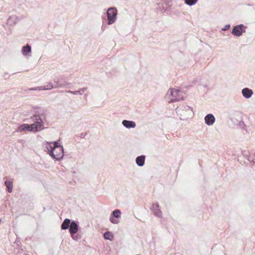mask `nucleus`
I'll list each match as a JSON object with an SVG mask.
<instances>
[{"instance_id":"f257e3e1","label":"nucleus","mask_w":255,"mask_h":255,"mask_svg":"<svg viewBox=\"0 0 255 255\" xmlns=\"http://www.w3.org/2000/svg\"><path fill=\"white\" fill-rule=\"evenodd\" d=\"M44 122L41 120L38 122H34L31 124H23L20 125L18 128V131H30L33 132H38L44 129Z\"/></svg>"},{"instance_id":"20e7f679","label":"nucleus","mask_w":255,"mask_h":255,"mask_svg":"<svg viewBox=\"0 0 255 255\" xmlns=\"http://www.w3.org/2000/svg\"><path fill=\"white\" fill-rule=\"evenodd\" d=\"M46 112V110L44 108H38L35 111V114L31 116L29 119L33 122H38L40 120L43 122L41 117H45Z\"/></svg>"},{"instance_id":"72a5a7b5","label":"nucleus","mask_w":255,"mask_h":255,"mask_svg":"<svg viewBox=\"0 0 255 255\" xmlns=\"http://www.w3.org/2000/svg\"><path fill=\"white\" fill-rule=\"evenodd\" d=\"M105 26L104 25V24L103 23L102 26V30H104L105 28Z\"/></svg>"},{"instance_id":"4468645a","label":"nucleus","mask_w":255,"mask_h":255,"mask_svg":"<svg viewBox=\"0 0 255 255\" xmlns=\"http://www.w3.org/2000/svg\"><path fill=\"white\" fill-rule=\"evenodd\" d=\"M204 120L207 125L212 126L215 122V118L212 114H208L205 116Z\"/></svg>"},{"instance_id":"aec40b11","label":"nucleus","mask_w":255,"mask_h":255,"mask_svg":"<svg viewBox=\"0 0 255 255\" xmlns=\"http://www.w3.org/2000/svg\"><path fill=\"white\" fill-rule=\"evenodd\" d=\"M72 220L66 218L62 222L61 225V229L63 230L69 229L71 224Z\"/></svg>"},{"instance_id":"f704fd0d","label":"nucleus","mask_w":255,"mask_h":255,"mask_svg":"<svg viewBox=\"0 0 255 255\" xmlns=\"http://www.w3.org/2000/svg\"><path fill=\"white\" fill-rule=\"evenodd\" d=\"M203 86H204V87H207V84L203 85Z\"/></svg>"},{"instance_id":"1a4fd4ad","label":"nucleus","mask_w":255,"mask_h":255,"mask_svg":"<svg viewBox=\"0 0 255 255\" xmlns=\"http://www.w3.org/2000/svg\"><path fill=\"white\" fill-rule=\"evenodd\" d=\"M45 148L47 150L48 154L54 160L57 161V155L58 154H55L54 151L55 149L53 147L51 142H47L45 145Z\"/></svg>"},{"instance_id":"9d476101","label":"nucleus","mask_w":255,"mask_h":255,"mask_svg":"<svg viewBox=\"0 0 255 255\" xmlns=\"http://www.w3.org/2000/svg\"><path fill=\"white\" fill-rule=\"evenodd\" d=\"M79 228V222L76 221L72 220L71 224H70V226L69 229V231L71 237L74 238V235H75L78 232Z\"/></svg>"},{"instance_id":"7c9ffc66","label":"nucleus","mask_w":255,"mask_h":255,"mask_svg":"<svg viewBox=\"0 0 255 255\" xmlns=\"http://www.w3.org/2000/svg\"><path fill=\"white\" fill-rule=\"evenodd\" d=\"M86 135V133H81L79 135V137L81 138H84Z\"/></svg>"},{"instance_id":"6ab92c4d","label":"nucleus","mask_w":255,"mask_h":255,"mask_svg":"<svg viewBox=\"0 0 255 255\" xmlns=\"http://www.w3.org/2000/svg\"><path fill=\"white\" fill-rule=\"evenodd\" d=\"M49 87H46V86H40V87H35L34 88H32L30 90H38L39 91L41 90H49L51 89H52L53 88H55L54 86L53 85V83L51 82H49L48 84Z\"/></svg>"},{"instance_id":"4be33fe9","label":"nucleus","mask_w":255,"mask_h":255,"mask_svg":"<svg viewBox=\"0 0 255 255\" xmlns=\"http://www.w3.org/2000/svg\"><path fill=\"white\" fill-rule=\"evenodd\" d=\"M4 185L6 187L7 191L8 193H11L13 188L12 181L6 180L4 181Z\"/></svg>"},{"instance_id":"393cba45","label":"nucleus","mask_w":255,"mask_h":255,"mask_svg":"<svg viewBox=\"0 0 255 255\" xmlns=\"http://www.w3.org/2000/svg\"><path fill=\"white\" fill-rule=\"evenodd\" d=\"M185 3L189 6L195 5L198 0H184Z\"/></svg>"},{"instance_id":"0eeeda50","label":"nucleus","mask_w":255,"mask_h":255,"mask_svg":"<svg viewBox=\"0 0 255 255\" xmlns=\"http://www.w3.org/2000/svg\"><path fill=\"white\" fill-rule=\"evenodd\" d=\"M246 26L243 24H241L237 25L232 29V34L237 37H239L245 32Z\"/></svg>"},{"instance_id":"b1692460","label":"nucleus","mask_w":255,"mask_h":255,"mask_svg":"<svg viewBox=\"0 0 255 255\" xmlns=\"http://www.w3.org/2000/svg\"><path fill=\"white\" fill-rule=\"evenodd\" d=\"M248 153H249V152H247L246 151H242L243 155L245 157L247 158V159H248V160L250 162H252V159H253V158H255V153L253 155H249Z\"/></svg>"},{"instance_id":"c85d7f7f","label":"nucleus","mask_w":255,"mask_h":255,"mask_svg":"<svg viewBox=\"0 0 255 255\" xmlns=\"http://www.w3.org/2000/svg\"><path fill=\"white\" fill-rule=\"evenodd\" d=\"M87 87H84L83 88L79 89L80 93H81V95H82V94L83 93H84L87 90Z\"/></svg>"},{"instance_id":"7ed1b4c3","label":"nucleus","mask_w":255,"mask_h":255,"mask_svg":"<svg viewBox=\"0 0 255 255\" xmlns=\"http://www.w3.org/2000/svg\"><path fill=\"white\" fill-rule=\"evenodd\" d=\"M118 10L115 7H111L109 8L106 12V16L107 17V23L109 25H111L114 23L117 18ZM106 20L107 19H105Z\"/></svg>"},{"instance_id":"473e14b6","label":"nucleus","mask_w":255,"mask_h":255,"mask_svg":"<svg viewBox=\"0 0 255 255\" xmlns=\"http://www.w3.org/2000/svg\"><path fill=\"white\" fill-rule=\"evenodd\" d=\"M59 79H60V82H65V81L63 80V78H60Z\"/></svg>"},{"instance_id":"c756f323","label":"nucleus","mask_w":255,"mask_h":255,"mask_svg":"<svg viewBox=\"0 0 255 255\" xmlns=\"http://www.w3.org/2000/svg\"><path fill=\"white\" fill-rule=\"evenodd\" d=\"M72 238L73 240L77 241L80 238V237L78 236V235H74V238L73 237H72Z\"/></svg>"},{"instance_id":"39448f33","label":"nucleus","mask_w":255,"mask_h":255,"mask_svg":"<svg viewBox=\"0 0 255 255\" xmlns=\"http://www.w3.org/2000/svg\"><path fill=\"white\" fill-rule=\"evenodd\" d=\"M156 4L158 6V9H160L162 12H164L168 7L172 5L171 0H155Z\"/></svg>"},{"instance_id":"9b49d317","label":"nucleus","mask_w":255,"mask_h":255,"mask_svg":"<svg viewBox=\"0 0 255 255\" xmlns=\"http://www.w3.org/2000/svg\"><path fill=\"white\" fill-rule=\"evenodd\" d=\"M150 209L153 212L154 215L159 218H162V213L159 208V205L158 203H153Z\"/></svg>"},{"instance_id":"423d86ee","label":"nucleus","mask_w":255,"mask_h":255,"mask_svg":"<svg viewBox=\"0 0 255 255\" xmlns=\"http://www.w3.org/2000/svg\"><path fill=\"white\" fill-rule=\"evenodd\" d=\"M52 144L53 147L55 149H59V153L57 155V161L61 160L64 156V148L63 146L61 145V139L59 138L57 141H52L51 142Z\"/></svg>"},{"instance_id":"f8f14e48","label":"nucleus","mask_w":255,"mask_h":255,"mask_svg":"<svg viewBox=\"0 0 255 255\" xmlns=\"http://www.w3.org/2000/svg\"><path fill=\"white\" fill-rule=\"evenodd\" d=\"M53 81L55 83L54 85L55 88L69 87L68 86L70 85V83L67 82H60V79L57 77L53 79Z\"/></svg>"},{"instance_id":"412c9836","label":"nucleus","mask_w":255,"mask_h":255,"mask_svg":"<svg viewBox=\"0 0 255 255\" xmlns=\"http://www.w3.org/2000/svg\"><path fill=\"white\" fill-rule=\"evenodd\" d=\"M17 16L15 15H12L9 16L7 19V24L11 26L16 23L17 20Z\"/></svg>"},{"instance_id":"2eb2a0df","label":"nucleus","mask_w":255,"mask_h":255,"mask_svg":"<svg viewBox=\"0 0 255 255\" xmlns=\"http://www.w3.org/2000/svg\"><path fill=\"white\" fill-rule=\"evenodd\" d=\"M242 93L244 97L246 99L250 98L254 94L253 91L249 88H244L242 90Z\"/></svg>"},{"instance_id":"bb28decb","label":"nucleus","mask_w":255,"mask_h":255,"mask_svg":"<svg viewBox=\"0 0 255 255\" xmlns=\"http://www.w3.org/2000/svg\"><path fill=\"white\" fill-rule=\"evenodd\" d=\"M67 92L69 93H72L74 95H78V94L81 95V93H80L79 89L78 90L74 91H72L69 90V91H67Z\"/></svg>"},{"instance_id":"2f4dec72","label":"nucleus","mask_w":255,"mask_h":255,"mask_svg":"<svg viewBox=\"0 0 255 255\" xmlns=\"http://www.w3.org/2000/svg\"><path fill=\"white\" fill-rule=\"evenodd\" d=\"M55 154H58L59 153V149H55L54 151Z\"/></svg>"},{"instance_id":"a878e982","label":"nucleus","mask_w":255,"mask_h":255,"mask_svg":"<svg viewBox=\"0 0 255 255\" xmlns=\"http://www.w3.org/2000/svg\"><path fill=\"white\" fill-rule=\"evenodd\" d=\"M239 126L240 127V128L244 129L247 132V129H246V125H245V123L243 121H241L239 122Z\"/></svg>"},{"instance_id":"f3484780","label":"nucleus","mask_w":255,"mask_h":255,"mask_svg":"<svg viewBox=\"0 0 255 255\" xmlns=\"http://www.w3.org/2000/svg\"><path fill=\"white\" fill-rule=\"evenodd\" d=\"M31 52V47L29 44H26L25 45L22 47L21 53L24 56H26L29 55Z\"/></svg>"},{"instance_id":"cd10ccee","label":"nucleus","mask_w":255,"mask_h":255,"mask_svg":"<svg viewBox=\"0 0 255 255\" xmlns=\"http://www.w3.org/2000/svg\"><path fill=\"white\" fill-rule=\"evenodd\" d=\"M230 24H226L223 28H222V31H226L230 28Z\"/></svg>"},{"instance_id":"f03ea898","label":"nucleus","mask_w":255,"mask_h":255,"mask_svg":"<svg viewBox=\"0 0 255 255\" xmlns=\"http://www.w3.org/2000/svg\"><path fill=\"white\" fill-rule=\"evenodd\" d=\"M165 98L169 103H174L180 100H184V97L181 95L180 90L171 88L167 91Z\"/></svg>"},{"instance_id":"a211bd4d","label":"nucleus","mask_w":255,"mask_h":255,"mask_svg":"<svg viewBox=\"0 0 255 255\" xmlns=\"http://www.w3.org/2000/svg\"><path fill=\"white\" fill-rule=\"evenodd\" d=\"M123 125L127 128H134L136 127V124L132 121L124 120L122 122Z\"/></svg>"},{"instance_id":"ddd939ff","label":"nucleus","mask_w":255,"mask_h":255,"mask_svg":"<svg viewBox=\"0 0 255 255\" xmlns=\"http://www.w3.org/2000/svg\"><path fill=\"white\" fill-rule=\"evenodd\" d=\"M180 110H181L182 111L183 113H184V112H187L188 113V115L189 117H192L193 115V109L192 108L189 107V106L188 105H183L182 106H180L178 108V112H179Z\"/></svg>"},{"instance_id":"dca6fc26","label":"nucleus","mask_w":255,"mask_h":255,"mask_svg":"<svg viewBox=\"0 0 255 255\" xmlns=\"http://www.w3.org/2000/svg\"><path fill=\"white\" fill-rule=\"evenodd\" d=\"M146 156L144 155L138 156L135 158L136 164L139 167H142L144 165Z\"/></svg>"},{"instance_id":"5701e85b","label":"nucleus","mask_w":255,"mask_h":255,"mask_svg":"<svg viewBox=\"0 0 255 255\" xmlns=\"http://www.w3.org/2000/svg\"><path fill=\"white\" fill-rule=\"evenodd\" d=\"M103 237L105 240L112 241L114 238V236L111 232L107 231L104 234Z\"/></svg>"},{"instance_id":"6e6552de","label":"nucleus","mask_w":255,"mask_h":255,"mask_svg":"<svg viewBox=\"0 0 255 255\" xmlns=\"http://www.w3.org/2000/svg\"><path fill=\"white\" fill-rule=\"evenodd\" d=\"M122 212L119 209H116L112 213L110 217V221L114 224H117L119 223L118 219L115 218H119L121 217Z\"/></svg>"}]
</instances>
